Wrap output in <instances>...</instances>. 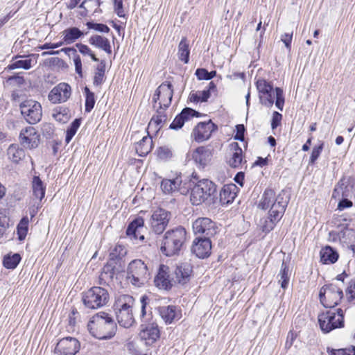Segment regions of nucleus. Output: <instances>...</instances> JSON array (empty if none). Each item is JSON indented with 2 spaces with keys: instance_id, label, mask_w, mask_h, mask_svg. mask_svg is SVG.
<instances>
[{
  "instance_id": "5",
  "label": "nucleus",
  "mask_w": 355,
  "mask_h": 355,
  "mask_svg": "<svg viewBox=\"0 0 355 355\" xmlns=\"http://www.w3.org/2000/svg\"><path fill=\"white\" fill-rule=\"evenodd\" d=\"M133 302V297L128 295L119 297L116 302V320L119 325L124 328L130 327L135 322L132 313Z\"/></svg>"
},
{
  "instance_id": "36",
  "label": "nucleus",
  "mask_w": 355,
  "mask_h": 355,
  "mask_svg": "<svg viewBox=\"0 0 355 355\" xmlns=\"http://www.w3.org/2000/svg\"><path fill=\"white\" fill-rule=\"evenodd\" d=\"M83 35V32L76 27L67 28L62 32L64 40L67 44L73 43L76 40L80 37Z\"/></svg>"
},
{
  "instance_id": "32",
  "label": "nucleus",
  "mask_w": 355,
  "mask_h": 355,
  "mask_svg": "<svg viewBox=\"0 0 355 355\" xmlns=\"http://www.w3.org/2000/svg\"><path fill=\"white\" fill-rule=\"evenodd\" d=\"M89 42L90 44L95 46L98 49H103L108 54L112 53L110 41L106 37L98 35H95L89 38Z\"/></svg>"
},
{
  "instance_id": "8",
  "label": "nucleus",
  "mask_w": 355,
  "mask_h": 355,
  "mask_svg": "<svg viewBox=\"0 0 355 355\" xmlns=\"http://www.w3.org/2000/svg\"><path fill=\"white\" fill-rule=\"evenodd\" d=\"M318 322L324 333L344 326V313L341 309H330L318 315Z\"/></svg>"
},
{
  "instance_id": "55",
  "label": "nucleus",
  "mask_w": 355,
  "mask_h": 355,
  "mask_svg": "<svg viewBox=\"0 0 355 355\" xmlns=\"http://www.w3.org/2000/svg\"><path fill=\"white\" fill-rule=\"evenodd\" d=\"M282 116L277 112H274L272 114L271 121V128L272 130L275 129L281 123Z\"/></svg>"
},
{
  "instance_id": "29",
  "label": "nucleus",
  "mask_w": 355,
  "mask_h": 355,
  "mask_svg": "<svg viewBox=\"0 0 355 355\" xmlns=\"http://www.w3.org/2000/svg\"><path fill=\"white\" fill-rule=\"evenodd\" d=\"M230 158L228 160L229 165L232 168H239L243 162V151L241 148L236 142L230 144Z\"/></svg>"
},
{
  "instance_id": "10",
  "label": "nucleus",
  "mask_w": 355,
  "mask_h": 355,
  "mask_svg": "<svg viewBox=\"0 0 355 355\" xmlns=\"http://www.w3.org/2000/svg\"><path fill=\"white\" fill-rule=\"evenodd\" d=\"M173 95V85L168 82L162 83L155 90L153 97L154 108L156 110H166L171 103Z\"/></svg>"
},
{
  "instance_id": "47",
  "label": "nucleus",
  "mask_w": 355,
  "mask_h": 355,
  "mask_svg": "<svg viewBox=\"0 0 355 355\" xmlns=\"http://www.w3.org/2000/svg\"><path fill=\"white\" fill-rule=\"evenodd\" d=\"M31 62L32 60L31 59L17 60L10 64L8 66V69H15L22 68L24 69H29L31 67Z\"/></svg>"
},
{
  "instance_id": "14",
  "label": "nucleus",
  "mask_w": 355,
  "mask_h": 355,
  "mask_svg": "<svg viewBox=\"0 0 355 355\" xmlns=\"http://www.w3.org/2000/svg\"><path fill=\"white\" fill-rule=\"evenodd\" d=\"M79 341L73 337H65L60 339L55 348L57 355H76L80 350Z\"/></svg>"
},
{
  "instance_id": "42",
  "label": "nucleus",
  "mask_w": 355,
  "mask_h": 355,
  "mask_svg": "<svg viewBox=\"0 0 355 355\" xmlns=\"http://www.w3.org/2000/svg\"><path fill=\"white\" fill-rule=\"evenodd\" d=\"M81 121L80 119H76L69 125L66 132L65 141L69 144L73 136L76 135L78 129L80 128Z\"/></svg>"
},
{
  "instance_id": "40",
  "label": "nucleus",
  "mask_w": 355,
  "mask_h": 355,
  "mask_svg": "<svg viewBox=\"0 0 355 355\" xmlns=\"http://www.w3.org/2000/svg\"><path fill=\"white\" fill-rule=\"evenodd\" d=\"M21 260L19 254H8L4 257L3 260V266L8 269H14L19 264Z\"/></svg>"
},
{
  "instance_id": "51",
  "label": "nucleus",
  "mask_w": 355,
  "mask_h": 355,
  "mask_svg": "<svg viewBox=\"0 0 355 355\" xmlns=\"http://www.w3.org/2000/svg\"><path fill=\"white\" fill-rule=\"evenodd\" d=\"M324 144L322 142L320 145L314 146L310 156V164H314L317 159L319 157L322 149Z\"/></svg>"
},
{
  "instance_id": "39",
  "label": "nucleus",
  "mask_w": 355,
  "mask_h": 355,
  "mask_svg": "<svg viewBox=\"0 0 355 355\" xmlns=\"http://www.w3.org/2000/svg\"><path fill=\"white\" fill-rule=\"evenodd\" d=\"M279 277V282L281 284V287L284 289H286L289 283L290 280V272L288 266L283 261L282 264L281 270L277 275Z\"/></svg>"
},
{
  "instance_id": "13",
  "label": "nucleus",
  "mask_w": 355,
  "mask_h": 355,
  "mask_svg": "<svg viewBox=\"0 0 355 355\" xmlns=\"http://www.w3.org/2000/svg\"><path fill=\"white\" fill-rule=\"evenodd\" d=\"M171 214L164 209L155 210L150 219V225L152 230L159 234L164 232L170 220Z\"/></svg>"
},
{
  "instance_id": "64",
  "label": "nucleus",
  "mask_w": 355,
  "mask_h": 355,
  "mask_svg": "<svg viewBox=\"0 0 355 355\" xmlns=\"http://www.w3.org/2000/svg\"><path fill=\"white\" fill-rule=\"evenodd\" d=\"M76 47L78 49L79 51L83 55H89L92 52V50L87 45L83 44H77Z\"/></svg>"
},
{
  "instance_id": "44",
  "label": "nucleus",
  "mask_w": 355,
  "mask_h": 355,
  "mask_svg": "<svg viewBox=\"0 0 355 355\" xmlns=\"http://www.w3.org/2000/svg\"><path fill=\"white\" fill-rule=\"evenodd\" d=\"M29 220L27 216L22 218L17 225V233L19 240H24L27 234Z\"/></svg>"
},
{
  "instance_id": "24",
  "label": "nucleus",
  "mask_w": 355,
  "mask_h": 355,
  "mask_svg": "<svg viewBox=\"0 0 355 355\" xmlns=\"http://www.w3.org/2000/svg\"><path fill=\"white\" fill-rule=\"evenodd\" d=\"M192 268L189 263H182L178 266L172 275L173 282L184 285L190 279Z\"/></svg>"
},
{
  "instance_id": "27",
  "label": "nucleus",
  "mask_w": 355,
  "mask_h": 355,
  "mask_svg": "<svg viewBox=\"0 0 355 355\" xmlns=\"http://www.w3.org/2000/svg\"><path fill=\"white\" fill-rule=\"evenodd\" d=\"M237 187L234 184L224 185L220 192V202L222 205L232 203L237 196Z\"/></svg>"
},
{
  "instance_id": "31",
  "label": "nucleus",
  "mask_w": 355,
  "mask_h": 355,
  "mask_svg": "<svg viewBox=\"0 0 355 355\" xmlns=\"http://www.w3.org/2000/svg\"><path fill=\"white\" fill-rule=\"evenodd\" d=\"M320 261L324 264L335 263L338 259V254L330 246L323 248L320 252Z\"/></svg>"
},
{
  "instance_id": "34",
  "label": "nucleus",
  "mask_w": 355,
  "mask_h": 355,
  "mask_svg": "<svg viewBox=\"0 0 355 355\" xmlns=\"http://www.w3.org/2000/svg\"><path fill=\"white\" fill-rule=\"evenodd\" d=\"M8 158L15 163H18L25 157V151L17 144H12L7 150Z\"/></svg>"
},
{
  "instance_id": "11",
  "label": "nucleus",
  "mask_w": 355,
  "mask_h": 355,
  "mask_svg": "<svg viewBox=\"0 0 355 355\" xmlns=\"http://www.w3.org/2000/svg\"><path fill=\"white\" fill-rule=\"evenodd\" d=\"M216 191V185L211 181L204 180L198 183L191 190V202L198 205L208 200Z\"/></svg>"
},
{
  "instance_id": "18",
  "label": "nucleus",
  "mask_w": 355,
  "mask_h": 355,
  "mask_svg": "<svg viewBox=\"0 0 355 355\" xmlns=\"http://www.w3.org/2000/svg\"><path fill=\"white\" fill-rule=\"evenodd\" d=\"M21 144L27 148H35L37 147L40 143V135L37 132L35 128L32 126L27 127L21 130L19 134Z\"/></svg>"
},
{
  "instance_id": "20",
  "label": "nucleus",
  "mask_w": 355,
  "mask_h": 355,
  "mask_svg": "<svg viewBox=\"0 0 355 355\" xmlns=\"http://www.w3.org/2000/svg\"><path fill=\"white\" fill-rule=\"evenodd\" d=\"M212 150L205 146H200L195 149L192 153V159L199 168H204L212 159Z\"/></svg>"
},
{
  "instance_id": "35",
  "label": "nucleus",
  "mask_w": 355,
  "mask_h": 355,
  "mask_svg": "<svg viewBox=\"0 0 355 355\" xmlns=\"http://www.w3.org/2000/svg\"><path fill=\"white\" fill-rule=\"evenodd\" d=\"M189 44L186 37H183L178 45V57L185 64L188 63L189 58Z\"/></svg>"
},
{
  "instance_id": "49",
  "label": "nucleus",
  "mask_w": 355,
  "mask_h": 355,
  "mask_svg": "<svg viewBox=\"0 0 355 355\" xmlns=\"http://www.w3.org/2000/svg\"><path fill=\"white\" fill-rule=\"evenodd\" d=\"M173 155L172 150L168 146H161L157 150V156L161 159H167Z\"/></svg>"
},
{
  "instance_id": "21",
  "label": "nucleus",
  "mask_w": 355,
  "mask_h": 355,
  "mask_svg": "<svg viewBox=\"0 0 355 355\" xmlns=\"http://www.w3.org/2000/svg\"><path fill=\"white\" fill-rule=\"evenodd\" d=\"M139 137H141V139L139 141L135 142V150L139 156H146L153 148L152 137L148 134L144 136L138 132L132 136V139L136 140Z\"/></svg>"
},
{
  "instance_id": "6",
  "label": "nucleus",
  "mask_w": 355,
  "mask_h": 355,
  "mask_svg": "<svg viewBox=\"0 0 355 355\" xmlns=\"http://www.w3.org/2000/svg\"><path fill=\"white\" fill-rule=\"evenodd\" d=\"M150 277L147 265L141 259L132 260L127 268V280L136 287L145 285Z\"/></svg>"
},
{
  "instance_id": "9",
  "label": "nucleus",
  "mask_w": 355,
  "mask_h": 355,
  "mask_svg": "<svg viewBox=\"0 0 355 355\" xmlns=\"http://www.w3.org/2000/svg\"><path fill=\"white\" fill-rule=\"evenodd\" d=\"M83 300L87 308L98 309L107 303L109 294L105 288L95 286L84 294Z\"/></svg>"
},
{
  "instance_id": "16",
  "label": "nucleus",
  "mask_w": 355,
  "mask_h": 355,
  "mask_svg": "<svg viewBox=\"0 0 355 355\" xmlns=\"http://www.w3.org/2000/svg\"><path fill=\"white\" fill-rule=\"evenodd\" d=\"M216 128V125L211 120L207 122H200L193 128L191 137L197 142L204 141L210 137Z\"/></svg>"
},
{
  "instance_id": "63",
  "label": "nucleus",
  "mask_w": 355,
  "mask_h": 355,
  "mask_svg": "<svg viewBox=\"0 0 355 355\" xmlns=\"http://www.w3.org/2000/svg\"><path fill=\"white\" fill-rule=\"evenodd\" d=\"M347 294L349 295V298H355V280L350 282L349 285L347 288Z\"/></svg>"
},
{
  "instance_id": "23",
  "label": "nucleus",
  "mask_w": 355,
  "mask_h": 355,
  "mask_svg": "<svg viewBox=\"0 0 355 355\" xmlns=\"http://www.w3.org/2000/svg\"><path fill=\"white\" fill-rule=\"evenodd\" d=\"M140 338L146 341V345H151L159 337V330L157 324L152 322L142 324L139 334Z\"/></svg>"
},
{
  "instance_id": "53",
  "label": "nucleus",
  "mask_w": 355,
  "mask_h": 355,
  "mask_svg": "<svg viewBox=\"0 0 355 355\" xmlns=\"http://www.w3.org/2000/svg\"><path fill=\"white\" fill-rule=\"evenodd\" d=\"M113 3L114 5V10L118 17H122L125 16L124 10L123 8V1L122 0H112Z\"/></svg>"
},
{
  "instance_id": "41",
  "label": "nucleus",
  "mask_w": 355,
  "mask_h": 355,
  "mask_svg": "<svg viewBox=\"0 0 355 355\" xmlns=\"http://www.w3.org/2000/svg\"><path fill=\"white\" fill-rule=\"evenodd\" d=\"M53 117L60 123H66L69 119V110L62 107H58L53 110Z\"/></svg>"
},
{
  "instance_id": "48",
  "label": "nucleus",
  "mask_w": 355,
  "mask_h": 355,
  "mask_svg": "<svg viewBox=\"0 0 355 355\" xmlns=\"http://www.w3.org/2000/svg\"><path fill=\"white\" fill-rule=\"evenodd\" d=\"M164 111H165V110H161V109L159 110H157V114L155 116H153V118L151 119V120L154 121L155 123L157 125H159L160 128L162 127L163 124L166 122V119H167L166 114H164Z\"/></svg>"
},
{
  "instance_id": "38",
  "label": "nucleus",
  "mask_w": 355,
  "mask_h": 355,
  "mask_svg": "<svg viewBox=\"0 0 355 355\" xmlns=\"http://www.w3.org/2000/svg\"><path fill=\"white\" fill-rule=\"evenodd\" d=\"M105 61L101 60L100 64L97 65L94 76L93 83L96 86L101 85L105 80Z\"/></svg>"
},
{
  "instance_id": "2",
  "label": "nucleus",
  "mask_w": 355,
  "mask_h": 355,
  "mask_svg": "<svg viewBox=\"0 0 355 355\" xmlns=\"http://www.w3.org/2000/svg\"><path fill=\"white\" fill-rule=\"evenodd\" d=\"M87 328L92 336L99 340L112 338L117 329L116 324L112 316L103 311L98 312L91 318Z\"/></svg>"
},
{
  "instance_id": "15",
  "label": "nucleus",
  "mask_w": 355,
  "mask_h": 355,
  "mask_svg": "<svg viewBox=\"0 0 355 355\" xmlns=\"http://www.w3.org/2000/svg\"><path fill=\"white\" fill-rule=\"evenodd\" d=\"M193 230L195 234H204L209 238L217 232V227L214 222L209 218H198L193 223Z\"/></svg>"
},
{
  "instance_id": "57",
  "label": "nucleus",
  "mask_w": 355,
  "mask_h": 355,
  "mask_svg": "<svg viewBox=\"0 0 355 355\" xmlns=\"http://www.w3.org/2000/svg\"><path fill=\"white\" fill-rule=\"evenodd\" d=\"M196 75L199 80H210L209 71L205 69H198L196 71Z\"/></svg>"
},
{
  "instance_id": "19",
  "label": "nucleus",
  "mask_w": 355,
  "mask_h": 355,
  "mask_svg": "<svg viewBox=\"0 0 355 355\" xmlns=\"http://www.w3.org/2000/svg\"><path fill=\"white\" fill-rule=\"evenodd\" d=\"M211 243L209 238H196L191 247V252L196 257L204 259L209 257L211 254Z\"/></svg>"
},
{
  "instance_id": "22",
  "label": "nucleus",
  "mask_w": 355,
  "mask_h": 355,
  "mask_svg": "<svg viewBox=\"0 0 355 355\" xmlns=\"http://www.w3.org/2000/svg\"><path fill=\"white\" fill-rule=\"evenodd\" d=\"M71 95V87L66 83H60L55 87L49 94V99L53 103L65 102Z\"/></svg>"
},
{
  "instance_id": "30",
  "label": "nucleus",
  "mask_w": 355,
  "mask_h": 355,
  "mask_svg": "<svg viewBox=\"0 0 355 355\" xmlns=\"http://www.w3.org/2000/svg\"><path fill=\"white\" fill-rule=\"evenodd\" d=\"M330 238L334 241L339 240L346 243H352V237L355 239V232L352 229H345L338 232L336 231L329 233Z\"/></svg>"
},
{
  "instance_id": "62",
  "label": "nucleus",
  "mask_w": 355,
  "mask_h": 355,
  "mask_svg": "<svg viewBox=\"0 0 355 355\" xmlns=\"http://www.w3.org/2000/svg\"><path fill=\"white\" fill-rule=\"evenodd\" d=\"M6 83L10 84L15 83L17 85H22L24 83V79L21 76H11L7 79Z\"/></svg>"
},
{
  "instance_id": "25",
  "label": "nucleus",
  "mask_w": 355,
  "mask_h": 355,
  "mask_svg": "<svg viewBox=\"0 0 355 355\" xmlns=\"http://www.w3.org/2000/svg\"><path fill=\"white\" fill-rule=\"evenodd\" d=\"M169 268L165 265L159 266L158 273L155 278L156 286L160 288L168 289L173 284L172 275L169 274Z\"/></svg>"
},
{
  "instance_id": "17",
  "label": "nucleus",
  "mask_w": 355,
  "mask_h": 355,
  "mask_svg": "<svg viewBox=\"0 0 355 355\" xmlns=\"http://www.w3.org/2000/svg\"><path fill=\"white\" fill-rule=\"evenodd\" d=\"M161 189L164 194L175 195L176 193L184 194L186 193V189L182 186V180L181 176H176L173 179H164L161 182Z\"/></svg>"
},
{
  "instance_id": "43",
  "label": "nucleus",
  "mask_w": 355,
  "mask_h": 355,
  "mask_svg": "<svg viewBox=\"0 0 355 355\" xmlns=\"http://www.w3.org/2000/svg\"><path fill=\"white\" fill-rule=\"evenodd\" d=\"M209 90L198 91L196 92H191L189 96L191 102H205L209 98Z\"/></svg>"
},
{
  "instance_id": "46",
  "label": "nucleus",
  "mask_w": 355,
  "mask_h": 355,
  "mask_svg": "<svg viewBox=\"0 0 355 355\" xmlns=\"http://www.w3.org/2000/svg\"><path fill=\"white\" fill-rule=\"evenodd\" d=\"M191 112L190 110H182V111L181 112V113L180 114H178L175 118V119L173 120V121L171 123L169 128L171 129H174V130H178L180 128H181L185 121L183 119V116L185 114V113L187 112Z\"/></svg>"
},
{
  "instance_id": "3",
  "label": "nucleus",
  "mask_w": 355,
  "mask_h": 355,
  "mask_svg": "<svg viewBox=\"0 0 355 355\" xmlns=\"http://www.w3.org/2000/svg\"><path fill=\"white\" fill-rule=\"evenodd\" d=\"M187 232L182 227L168 230L161 243V252L167 257L177 254L186 241Z\"/></svg>"
},
{
  "instance_id": "4",
  "label": "nucleus",
  "mask_w": 355,
  "mask_h": 355,
  "mask_svg": "<svg viewBox=\"0 0 355 355\" xmlns=\"http://www.w3.org/2000/svg\"><path fill=\"white\" fill-rule=\"evenodd\" d=\"M256 85L261 104L266 107H271L275 98L276 107L280 110H283L284 98L283 91L280 88L276 87L274 89L272 85L264 79H259Z\"/></svg>"
},
{
  "instance_id": "28",
  "label": "nucleus",
  "mask_w": 355,
  "mask_h": 355,
  "mask_svg": "<svg viewBox=\"0 0 355 355\" xmlns=\"http://www.w3.org/2000/svg\"><path fill=\"white\" fill-rule=\"evenodd\" d=\"M144 224V222L142 218H136L128 225L126 230L127 235L133 239H139L140 240H144V236L141 234Z\"/></svg>"
},
{
  "instance_id": "26",
  "label": "nucleus",
  "mask_w": 355,
  "mask_h": 355,
  "mask_svg": "<svg viewBox=\"0 0 355 355\" xmlns=\"http://www.w3.org/2000/svg\"><path fill=\"white\" fill-rule=\"evenodd\" d=\"M161 318L166 324H171L181 318L180 311L175 306H163L158 309Z\"/></svg>"
},
{
  "instance_id": "59",
  "label": "nucleus",
  "mask_w": 355,
  "mask_h": 355,
  "mask_svg": "<svg viewBox=\"0 0 355 355\" xmlns=\"http://www.w3.org/2000/svg\"><path fill=\"white\" fill-rule=\"evenodd\" d=\"M352 205H353V203L351 200H349L347 198H343L341 200H340V202H338V209H339L340 211H342L346 208L352 207Z\"/></svg>"
},
{
  "instance_id": "12",
  "label": "nucleus",
  "mask_w": 355,
  "mask_h": 355,
  "mask_svg": "<svg viewBox=\"0 0 355 355\" xmlns=\"http://www.w3.org/2000/svg\"><path fill=\"white\" fill-rule=\"evenodd\" d=\"M21 113L30 124L39 122L42 118V106L37 101L26 100L20 104Z\"/></svg>"
},
{
  "instance_id": "56",
  "label": "nucleus",
  "mask_w": 355,
  "mask_h": 355,
  "mask_svg": "<svg viewBox=\"0 0 355 355\" xmlns=\"http://www.w3.org/2000/svg\"><path fill=\"white\" fill-rule=\"evenodd\" d=\"M76 72L80 76H83L82 62L79 55H76L73 58Z\"/></svg>"
},
{
  "instance_id": "61",
  "label": "nucleus",
  "mask_w": 355,
  "mask_h": 355,
  "mask_svg": "<svg viewBox=\"0 0 355 355\" xmlns=\"http://www.w3.org/2000/svg\"><path fill=\"white\" fill-rule=\"evenodd\" d=\"M343 191L344 187L342 185L336 186L334 189L332 197L334 198H340V197H343Z\"/></svg>"
},
{
  "instance_id": "45",
  "label": "nucleus",
  "mask_w": 355,
  "mask_h": 355,
  "mask_svg": "<svg viewBox=\"0 0 355 355\" xmlns=\"http://www.w3.org/2000/svg\"><path fill=\"white\" fill-rule=\"evenodd\" d=\"M84 92L86 96L85 99V111L89 112L94 107L95 105V96L87 87L84 88Z\"/></svg>"
},
{
  "instance_id": "58",
  "label": "nucleus",
  "mask_w": 355,
  "mask_h": 355,
  "mask_svg": "<svg viewBox=\"0 0 355 355\" xmlns=\"http://www.w3.org/2000/svg\"><path fill=\"white\" fill-rule=\"evenodd\" d=\"M184 110H189L191 112H187L183 116V119L185 121L189 120L191 118H193L194 116L198 117L200 116V113L190 108V107H186Z\"/></svg>"
},
{
  "instance_id": "33",
  "label": "nucleus",
  "mask_w": 355,
  "mask_h": 355,
  "mask_svg": "<svg viewBox=\"0 0 355 355\" xmlns=\"http://www.w3.org/2000/svg\"><path fill=\"white\" fill-rule=\"evenodd\" d=\"M33 196L41 201L45 195L46 185L38 176H34L32 181Z\"/></svg>"
},
{
  "instance_id": "1",
  "label": "nucleus",
  "mask_w": 355,
  "mask_h": 355,
  "mask_svg": "<svg viewBox=\"0 0 355 355\" xmlns=\"http://www.w3.org/2000/svg\"><path fill=\"white\" fill-rule=\"evenodd\" d=\"M288 200L284 191L276 196L272 189H266L259 203L261 209H268V216L261 219L259 225L263 232H269L282 218L287 207Z\"/></svg>"
},
{
  "instance_id": "60",
  "label": "nucleus",
  "mask_w": 355,
  "mask_h": 355,
  "mask_svg": "<svg viewBox=\"0 0 355 355\" xmlns=\"http://www.w3.org/2000/svg\"><path fill=\"white\" fill-rule=\"evenodd\" d=\"M244 131L245 128L243 125H236V135L234 137L235 139L243 141L244 139Z\"/></svg>"
},
{
  "instance_id": "54",
  "label": "nucleus",
  "mask_w": 355,
  "mask_h": 355,
  "mask_svg": "<svg viewBox=\"0 0 355 355\" xmlns=\"http://www.w3.org/2000/svg\"><path fill=\"white\" fill-rule=\"evenodd\" d=\"M292 38H293V31H291V33H286L282 34L281 35V41L284 43L285 46L289 51L291 50V48Z\"/></svg>"
},
{
  "instance_id": "52",
  "label": "nucleus",
  "mask_w": 355,
  "mask_h": 355,
  "mask_svg": "<svg viewBox=\"0 0 355 355\" xmlns=\"http://www.w3.org/2000/svg\"><path fill=\"white\" fill-rule=\"evenodd\" d=\"M355 354V347L349 349H333L331 352V355H354Z\"/></svg>"
},
{
  "instance_id": "7",
  "label": "nucleus",
  "mask_w": 355,
  "mask_h": 355,
  "mask_svg": "<svg viewBox=\"0 0 355 355\" xmlns=\"http://www.w3.org/2000/svg\"><path fill=\"white\" fill-rule=\"evenodd\" d=\"M343 284L331 283L322 286L320 291V300L324 307L334 308L343 297Z\"/></svg>"
},
{
  "instance_id": "37",
  "label": "nucleus",
  "mask_w": 355,
  "mask_h": 355,
  "mask_svg": "<svg viewBox=\"0 0 355 355\" xmlns=\"http://www.w3.org/2000/svg\"><path fill=\"white\" fill-rule=\"evenodd\" d=\"M116 261L111 260L103 268V278L113 279L114 275L119 273L120 270L116 268Z\"/></svg>"
},
{
  "instance_id": "50",
  "label": "nucleus",
  "mask_w": 355,
  "mask_h": 355,
  "mask_svg": "<svg viewBox=\"0 0 355 355\" xmlns=\"http://www.w3.org/2000/svg\"><path fill=\"white\" fill-rule=\"evenodd\" d=\"M87 26L89 29H94L101 33H108L110 31V28L103 24L87 22Z\"/></svg>"
}]
</instances>
